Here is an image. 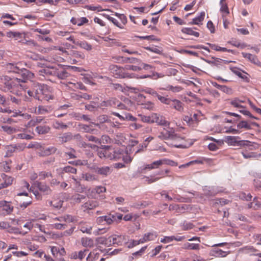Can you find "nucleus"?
Returning <instances> with one entry per match:
<instances>
[{
    "mask_svg": "<svg viewBox=\"0 0 261 261\" xmlns=\"http://www.w3.org/2000/svg\"><path fill=\"white\" fill-rule=\"evenodd\" d=\"M62 173H76V169L72 167L67 166L64 167L62 169Z\"/></svg>",
    "mask_w": 261,
    "mask_h": 261,
    "instance_id": "obj_59",
    "label": "nucleus"
},
{
    "mask_svg": "<svg viewBox=\"0 0 261 261\" xmlns=\"http://www.w3.org/2000/svg\"><path fill=\"white\" fill-rule=\"evenodd\" d=\"M51 227L53 228L57 229H64L66 228L67 225L64 222H58L54 223L51 224Z\"/></svg>",
    "mask_w": 261,
    "mask_h": 261,
    "instance_id": "obj_54",
    "label": "nucleus"
},
{
    "mask_svg": "<svg viewBox=\"0 0 261 261\" xmlns=\"http://www.w3.org/2000/svg\"><path fill=\"white\" fill-rule=\"evenodd\" d=\"M223 20V26L225 29L228 28L230 24V12H220Z\"/></svg>",
    "mask_w": 261,
    "mask_h": 261,
    "instance_id": "obj_25",
    "label": "nucleus"
},
{
    "mask_svg": "<svg viewBox=\"0 0 261 261\" xmlns=\"http://www.w3.org/2000/svg\"><path fill=\"white\" fill-rule=\"evenodd\" d=\"M181 32L190 35H192L195 37H198L199 36V33L197 32L194 31L192 29L189 28H183Z\"/></svg>",
    "mask_w": 261,
    "mask_h": 261,
    "instance_id": "obj_45",
    "label": "nucleus"
},
{
    "mask_svg": "<svg viewBox=\"0 0 261 261\" xmlns=\"http://www.w3.org/2000/svg\"><path fill=\"white\" fill-rule=\"evenodd\" d=\"M99 203L96 200H89L84 204L83 207L86 210H92L97 207Z\"/></svg>",
    "mask_w": 261,
    "mask_h": 261,
    "instance_id": "obj_32",
    "label": "nucleus"
},
{
    "mask_svg": "<svg viewBox=\"0 0 261 261\" xmlns=\"http://www.w3.org/2000/svg\"><path fill=\"white\" fill-rule=\"evenodd\" d=\"M243 57L249 59L251 62L255 64H258L259 62L256 57L249 53H242Z\"/></svg>",
    "mask_w": 261,
    "mask_h": 261,
    "instance_id": "obj_41",
    "label": "nucleus"
},
{
    "mask_svg": "<svg viewBox=\"0 0 261 261\" xmlns=\"http://www.w3.org/2000/svg\"><path fill=\"white\" fill-rule=\"evenodd\" d=\"M50 110V107L39 106L38 109V113L40 114H43L48 113Z\"/></svg>",
    "mask_w": 261,
    "mask_h": 261,
    "instance_id": "obj_62",
    "label": "nucleus"
},
{
    "mask_svg": "<svg viewBox=\"0 0 261 261\" xmlns=\"http://www.w3.org/2000/svg\"><path fill=\"white\" fill-rule=\"evenodd\" d=\"M158 137L163 140H171L177 138V135L174 133L173 128H169V129H164L163 131L160 133Z\"/></svg>",
    "mask_w": 261,
    "mask_h": 261,
    "instance_id": "obj_10",
    "label": "nucleus"
},
{
    "mask_svg": "<svg viewBox=\"0 0 261 261\" xmlns=\"http://www.w3.org/2000/svg\"><path fill=\"white\" fill-rule=\"evenodd\" d=\"M34 185L41 192L48 194L50 191L49 187L43 183L36 181L34 183Z\"/></svg>",
    "mask_w": 261,
    "mask_h": 261,
    "instance_id": "obj_29",
    "label": "nucleus"
},
{
    "mask_svg": "<svg viewBox=\"0 0 261 261\" xmlns=\"http://www.w3.org/2000/svg\"><path fill=\"white\" fill-rule=\"evenodd\" d=\"M237 127L239 128H245L247 129H249L251 128L250 124L247 121H242L240 122L238 124Z\"/></svg>",
    "mask_w": 261,
    "mask_h": 261,
    "instance_id": "obj_64",
    "label": "nucleus"
},
{
    "mask_svg": "<svg viewBox=\"0 0 261 261\" xmlns=\"http://www.w3.org/2000/svg\"><path fill=\"white\" fill-rule=\"evenodd\" d=\"M1 129L6 132L7 133L9 134H11L13 133H14L16 132V129L12 127L11 126H9L8 125H3L1 126Z\"/></svg>",
    "mask_w": 261,
    "mask_h": 261,
    "instance_id": "obj_57",
    "label": "nucleus"
},
{
    "mask_svg": "<svg viewBox=\"0 0 261 261\" xmlns=\"http://www.w3.org/2000/svg\"><path fill=\"white\" fill-rule=\"evenodd\" d=\"M85 137L86 138V140L89 141L94 142L98 143V144L101 143V141L99 139L97 138L96 137H95L92 135H86Z\"/></svg>",
    "mask_w": 261,
    "mask_h": 261,
    "instance_id": "obj_61",
    "label": "nucleus"
},
{
    "mask_svg": "<svg viewBox=\"0 0 261 261\" xmlns=\"http://www.w3.org/2000/svg\"><path fill=\"white\" fill-rule=\"evenodd\" d=\"M230 105L237 108H242L243 107V104L244 103V101L239 100V99L235 98L231 100L230 102Z\"/></svg>",
    "mask_w": 261,
    "mask_h": 261,
    "instance_id": "obj_49",
    "label": "nucleus"
},
{
    "mask_svg": "<svg viewBox=\"0 0 261 261\" xmlns=\"http://www.w3.org/2000/svg\"><path fill=\"white\" fill-rule=\"evenodd\" d=\"M162 89L166 91H171L173 93H177L181 91L182 88L179 86H173L172 85H168L166 88H162Z\"/></svg>",
    "mask_w": 261,
    "mask_h": 261,
    "instance_id": "obj_42",
    "label": "nucleus"
},
{
    "mask_svg": "<svg viewBox=\"0 0 261 261\" xmlns=\"http://www.w3.org/2000/svg\"><path fill=\"white\" fill-rule=\"evenodd\" d=\"M52 71H49L48 68L47 69H43L40 71V72L42 73H44L45 74H52L53 72L54 74L57 75L58 78L60 79H65L68 76H69V74L65 70H62L61 71H56L54 69V68H51Z\"/></svg>",
    "mask_w": 261,
    "mask_h": 261,
    "instance_id": "obj_11",
    "label": "nucleus"
},
{
    "mask_svg": "<svg viewBox=\"0 0 261 261\" xmlns=\"http://www.w3.org/2000/svg\"><path fill=\"white\" fill-rule=\"evenodd\" d=\"M38 153L40 156H48L51 154L55 153L56 151V148L54 146H51L49 147H43L40 145L38 148Z\"/></svg>",
    "mask_w": 261,
    "mask_h": 261,
    "instance_id": "obj_14",
    "label": "nucleus"
},
{
    "mask_svg": "<svg viewBox=\"0 0 261 261\" xmlns=\"http://www.w3.org/2000/svg\"><path fill=\"white\" fill-rule=\"evenodd\" d=\"M87 251L88 250L86 249H85L83 251L81 250L78 252L77 254L76 253L75 255H74L73 257L74 258H79L80 259L82 260L85 257Z\"/></svg>",
    "mask_w": 261,
    "mask_h": 261,
    "instance_id": "obj_63",
    "label": "nucleus"
},
{
    "mask_svg": "<svg viewBox=\"0 0 261 261\" xmlns=\"http://www.w3.org/2000/svg\"><path fill=\"white\" fill-rule=\"evenodd\" d=\"M213 252L215 253L214 255L217 257H224L226 256L229 253V251L226 252L221 249L213 250Z\"/></svg>",
    "mask_w": 261,
    "mask_h": 261,
    "instance_id": "obj_53",
    "label": "nucleus"
},
{
    "mask_svg": "<svg viewBox=\"0 0 261 261\" xmlns=\"http://www.w3.org/2000/svg\"><path fill=\"white\" fill-rule=\"evenodd\" d=\"M110 244L122 245L126 241L125 237L123 235L113 234L108 238Z\"/></svg>",
    "mask_w": 261,
    "mask_h": 261,
    "instance_id": "obj_13",
    "label": "nucleus"
},
{
    "mask_svg": "<svg viewBox=\"0 0 261 261\" xmlns=\"http://www.w3.org/2000/svg\"><path fill=\"white\" fill-rule=\"evenodd\" d=\"M92 225L88 222H81L79 225V229L83 232L91 234L92 229Z\"/></svg>",
    "mask_w": 261,
    "mask_h": 261,
    "instance_id": "obj_24",
    "label": "nucleus"
},
{
    "mask_svg": "<svg viewBox=\"0 0 261 261\" xmlns=\"http://www.w3.org/2000/svg\"><path fill=\"white\" fill-rule=\"evenodd\" d=\"M182 248L187 250H199L200 245L199 244L186 243L182 246Z\"/></svg>",
    "mask_w": 261,
    "mask_h": 261,
    "instance_id": "obj_38",
    "label": "nucleus"
},
{
    "mask_svg": "<svg viewBox=\"0 0 261 261\" xmlns=\"http://www.w3.org/2000/svg\"><path fill=\"white\" fill-rule=\"evenodd\" d=\"M102 15L105 17L106 18H107L109 21H111L114 24H115L116 26L118 27V28L120 29H123L124 27L123 25H121L118 21L115 18L109 16L108 14H103Z\"/></svg>",
    "mask_w": 261,
    "mask_h": 261,
    "instance_id": "obj_47",
    "label": "nucleus"
},
{
    "mask_svg": "<svg viewBox=\"0 0 261 261\" xmlns=\"http://www.w3.org/2000/svg\"><path fill=\"white\" fill-rule=\"evenodd\" d=\"M123 150L119 148H113L110 146H102L97 149V155L101 158L117 160L123 156Z\"/></svg>",
    "mask_w": 261,
    "mask_h": 261,
    "instance_id": "obj_2",
    "label": "nucleus"
},
{
    "mask_svg": "<svg viewBox=\"0 0 261 261\" xmlns=\"http://www.w3.org/2000/svg\"><path fill=\"white\" fill-rule=\"evenodd\" d=\"M53 126L54 128L58 129H65L67 128V125L66 124L57 120L53 122Z\"/></svg>",
    "mask_w": 261,
    "mask_h": 261,
    "instance_id": "obj_51",
    "label": "nucleus"
},
{
    "mask_svg": "<svg viewBox=\"0 0 261 261\" xmlns=\"http://www.w3.org/2000/svg\"><path fill=\"white\" fill-rule=\"evenodd\" d=\"M211 161V159L206 158L204 157H199L197 158L196 160L191 161L190 162V165L198 164H203L204 163H209Z\"/></svg>",
    "mask_w": 261,
    "mask_h": 261,
    "instance_id": "obj_37",
    "label": "nucleus"
},
{
    "mask_svg": "<svg viewBox=\"0 0 261 261\" xmlns=\"http://www.w3.org/2000/svg\"><path fill=\"white\" fill-rule=\"evenodd\" d=\"M200 117L199 114H194L192 117L185 116L184 120L187 122L189 126L195 127L197 125Z\"/></svg>",
    "mask_w": 261,
    "mask_h": 261,
    "instance_id": "obj_18",
    "label": "nucleus"
},
{
    "mask_svg": "<svg viewBox=\"0 0 261 261\" xmlns=\"http://www.w3.org/2000/svg\"><path fill=\"white\" fill-rule=\"evenodd\" d=\"M51 251L54 257H58V256H61V254H66V251L64 248L59 250L57 247H52L51 248Z\"/></svg>",
    "mask_w": 261,
    "mask_h": 261,
    "instance_id": "obj_36",
    "label": "nucleus"
},
{
    "mask_svg": "<svg viewBox=\"0 0 261 261\" xmlns=\"http://www.w3.org/2000/svg\"><path fill=\"white\" fill-rule=\"evenodd\" d=\"M99 253L94 250L90 252L86 258L87 261H94L97 259L99 257Z\"/></svg>",
    "mask_w": 261,
    "mask_h": 261,
    "instance_id": "obj_40",
    "label": "nucleus"
},
{
    "mask_svg": "<svg viewBox=\"0 0 261 261\" xmlns=\"http://www.w3.org/2000/svg\"><path fill=\"white\" fill-rule=\"evenodd\" d=\"M97 120L100 123L107 122L110 123V125L112 127L116 126V125L113 122H112L110 119H109L108 116L106 115H100L98 117Z\"/></svg>",
    "mask_w": 261,
    "mask_h": 261,
    "instance_id": "obj_34",
    "label": "nucleus"
},
{
    "mask_svg": "<svg viewBox=\"0 0 261 261\" xmlns=\"http://www.w3.org/2000/svg\"><path fill=\"white\" fill-rule=\"evenodd\" d=\"M204 17L205 12H201L198 16L193 19L192 23L194 24H199L201 21L203 20Z\"/></svg>",
    "mask_w": 261,
    "mask_h": 261,
    "instance_id": "obj_46",
    "label": "nucleus"
},
{
    "mask_svg": "<svg viewBox=\"0 0 261 261\" xmlns=\"http://www.w3.org/2000/svg\"><path fill=\"white\" fill-rule=\"evenodd\" d=\"M21 185L26 189L32 192L34 194L35 198L37 199H40L41 198V195L39 192V190H38V189H37V187H35V185L34 184L30 188H30L29 184L25 180H22L21 181Z\"/></svg>",
    "mask_w": 261,
    "mask_h": 261,
    "instance_id": "obj_16",
    "label": "nucleus"
},
{
    "mask_svg": "<svg viewBox=\"0 0 261 261\" xmlns=\"http://www.w3.org/2000/svg\"><path fill=\"white\" fill-rule=\"evenodd\" d=\"M31 221H33L32 229L34 228H38L40 231L44 232V227L39 223V221L36 218L31 219Z\"/></svg>",
    "mask_w": 261,
    "mask_h": 261,
    "instance_id": "obj_48",
    "label": "nucleus"
},
{
    "mask_svg": "<svg viewBox=\"0 0 261 261\" xmlns=\"http://www.w3.org/2000/svg\"><path fill=\"white\" fill-rule=\"evenodd\" d=\"M84 8L88 10L93 11H97L98 12H101L104 11L100 5H97L96 6L94 5H86L84 7ZM106 11H109V9H106Z\"/></svg>",
    "mask_w": 261,
    "mask_h": 261,
    "instance_id": "obj_39",
    "label": "nucleus"
},
{
    "mask_svg": "<svg viewBox=\"0 0 261 261\" xmlns=\"http://www.w3.org/2000/svg\"><path fill=\"white\" fill-rule=\"evenodd\" d=\"M1 177L4 182L1 184L0 186V189L2 188H7L12 184L14 180L13 177L8 176L5 174H2Z\"/></svg>",
    "mask_w": 261,
    "mask_h": 261,
    "instance_id": "obj_26",
    "label": "nucleus"
},
{
    "mask_svg": "<svg viewBox=\"0 0 261 261\" xmlns=\"http://www.w3.org/2000/svg\"><path fill=\"white\" fill-rule=\"evenodd\" d=\"M96 172L99 174L107 176L112 172V170L110 167L108 166H104L100 168H98Z\"/></svg>",
    "mask_w": 261,
    "mask_h": 261,
    "instance_id": "obj_33",
    "label": "nucleus"
},
{
    "mask_svg": "<svg viewBox=\"0 0 261 261\" xmlns=\"http://www.w3.org/2000/svg\"><path fill=\"white\" fill-rule=\"evenodd\" d=\"M70 21L72 24L74 25H77V26L81 27L85 24L88 23L89 20L85 17H80L78 18L73 17L71 18Z\"/></svg>",
    "mask_w": 261,
    "mask_h": 261,
    "instance_id": "obj_27",
    "label": "nucleus"
},
{
    "mask_svg": "<svg viewBox=\"0 0 261 261\" xmlns=\"http://www.w3.org/2000/svg\"><path fill=\"white\" fill-rule=\"evenodd\" d=\"M50 205L56 208H60L62 206L63 201L60 199H54L49 202Z\"/></svg>",
    "mask_w": 261,
    "mask_h": 261,
    "instance_id": "obj_55",
    "label": "nucleus"
},
{
    "mask_svg": "<svg viewBox=\"0 0 261 261\" xmlns=\"http://www.w3.org/2000/svg\"><path fill=\"white\" fill-rule=\"evenodd\" d=\"M41 97L42 98L40 99V100H44L48 101L50 99H53L54 98V96L49 93L46 88L44 89L42 94V96Z\"/></svg>",
    "mask_w": 261,
    "mask_h": 261,
    "instance_id": "obj_50",
    "label": "nucleus"
},
{
    "mask_svg": "<svg viewBox=\"0 0 261 261\" xmlns=\"http://www.w3.org/2000/svg\"><path fill=\"white\" fill-rule=\"evenodd\" d=\"M82 178L88 181H92L97 180V177L95 175L90 173L83 174Z\"/></svg>",
    "mask_w": 261,
    "mask_h": 261,
    "instance_id": "obj_44",
    "label": "nucleus"
},
{
    "mask_svg": "<svg viewBox=\"0 0 261 261\" xmlns=\"http://www.w3.org/2000/svg\"><path fill=\"white\" fill-rule=\"evenodd\" d=\"M240 138L236 136H226L224 137V141L230 146H236L241 144V141L239 140Z\"/></svg>",
    "mask_w": 261,
    "mask_h": 261,
    "instance_id": "obj_23",
    "label": "nucleus"
},
{
    "mask_svg": "<svg viewBox=\"0 0 261 261\" xmlns=\"http://www.w3.org/2000/svg\"><path fill=\"white\" fill-rule=\"evenodd\" d=\"M50 218V222H54L55 221H59L61 222L70 223L74 221V218L70 215H65L64 216L56 217V216H48Z\"/></svg>",
    "mask_w": 261,
    "mask_h": 261,
    "instance_id": "obj_12",
    "label": "nucleus"
},
{
    "mask_svg": "<svg viewBox=\"0 0 261 261\" xmlns=\"http://www.w3.org/2000/svg\"><path fill=\"white\" fill-rule=\"evenodd\" d=\"M165 175H163V171L158 172L155 175H151L150 176H146L144 177L145 181L148 184H150L154 182L157 181L162 177H165Z\"/></svg>",
    "mask_w": 261,
    "mask_h": 261,
    "instance_id": "obj_19",
    "label": "nucleus"
},
{
    "mask_svg": "<svg viewBox=\"0 0 261 261\" xmlns=\"http://www.w3.org/2000/svg\"><path fill=\"white\" fill-rule=\"evenodd\" d=\"M76 151L72 148H70L68 151L65 152V155L68 159H75L76 158L75 155Z\"/></svg>",
    "mask_w": 261,
    "mask_h": 261,
    "instance_id": "obj_58",
    "label": "nucleus"
},
{
    "mask_svg": "<svg viewBox=\"0 0 261 261\" xmlns=\"http://www.w3.org/2000/svg\"><path fill=\"white\" fill-rule=\"evenodd\" d=\"M178 138L171 139L172 143L171 145L176 148H186L191 146L193 143L186 140L184 138L177 136Z\"/></svg>",
    "mask_w": 261,
    "mask_h": 261,
    "instance_id": "obj_9",
    "label": "nucleus"
},
{
    "mask_svg": "<svg viewBox=\"0 0 261 261\" xmlns=\"http://www.w3.org/2000/svg\"><path fill=\"white\" fill-rule=\"evenodd\" d=\"M20 71L22 73V79L16 77L8 81L3 87L4 91L10 92L18 96L25 95L26 91L21 83H25L27 80L32 79L34 74L25 69L21 70Z\"/></svg>",
    "mask_w": 261,
    "mask_h": 261,
    "instance_id": "obj_1",
    "label": "nucleus"
},
{
    "mask_svg": "<svg viewBox=\"0 0 261 261\" xmlns=\"http://www.w3.org/2000/svg\"><path fill=\"white\" fill-rule=\"evenodd\" d=\"M85 198V196L79 194H75L72 196L71 199L74 202L80 203Z\"/></svg>",
    "mask_w": 261,
    "mask_h": 261,
    "instance_id": "obj_56",
    "label": "nucleus"
},
{
    "mask_svg": "<svg viewBox=\"0 0 261 261\" xmlns=\"http://www.w3.org/2000/svg\"><path fill=\"white\" fill-rule=\"evenodd\" d=\"M152 118H153V122H155L159 125L167 126L170 124L168 121L166 120L164 117L160 116L157 114H153Z\"/></svg>",
    "mask_w": 261,
    "mask_h": 261,
    "instance_id": "obj_20",
    "label": "nucleus"
},
{
    "mask_svg": "<svg viewBox=\"0 0 261 261\" xmlns=\"http://www.w3.org/2000/svg\"><path fill=\"white\" fill-rule=\"evenodd\" d=\"M66 86L68 89L73 91H76L78 89L86 90V88L83 84L81 82H76L73 81V82H68L65 84Z\"/></svg>",
    "mask_w": 261,
    "mask_h": 261,
    "instance_id": "obj_15",
    "label": "nucleus"
},
{
    "mask_svg": "<svg viewBox=\"0 0 261 261\" xmlns=\"http://www.w3.org/2000/svg\"><path fill=\"white\" fill-rule=\"evenodd\" d=\"M81 244L85 247L92 248L94 246V240L90 238L83 237L81 239Z\"/></svg>",
    "mask_w": 261,
    "mask_h": 261,
    "instance_id": "obj_30",
    "label": "nucleus"
},
{
    "mask_svg": "<svg viewBox=\"0 0 261 261\" xmlns=\"http://www.w3.org/2000/svg\"><path fill=\"white\" fill-rule=\"evenodd\" d=\"M71 56L68 59V62L72 64H81L85 58L84 53L77 50H73Z\"/></svg>",
    "mask_w": 261,
    "mask_h": 261,
    "instance_id": "obj_8",
    "label": "nucleus"
},
{
    "mask_svg": "<svg viewBox=\"0 0 261 261\" xmlns=\"http://www.w3.org/2000/svg\"><path fill=\"white\" fill-rule=\"evenodd\" d=\"M107 106H111L114 108H117L120 110H123L126 108V105L122 103L116 98H111L107 101Z\"/></svg>",
    "mask_w": 261,
    "mask_h": 261,
    "instance_id": "obj_17",
    "label": "nucleus"
},
{
    "mask_svg": "<svg viewBox=\"0 0 261 261\" xmlns=\"http://www.w3.org/2000/svg\"><path fill=\"white\" fill-rule=\"evenodd\" d=\"M44 89L45 88L42 85L38 83H34L32 89L28 90L27 93L30 97H33L40 100L42 98Z\"/></svg>",
    "mask_w": 261,
    "mask_h": 261,
    "instance_id": "obj_6",
    "label": "nucleus"
},
{
    "mask_svg": "<svg viewBox=\"0 0 261 261\" xmlns=\"http://www.w3.org/2000/svg\"><path fill=\"white\" fill-rule=\"evenodd\" d=\"M105 187L98 186L93 188H90L87 191V195L89 198L93 199H99L101 200L106 198L105 195L103 194L106 192Z\"/></svg>",
    "mask_w": 261,
    "mask_h": 261,
    "instance_id": "obj_3",
    "label": "nucleus"
},
{
    "mask_svg": "<svg viewBox=\"0 0 261 261\" xmlns=\"http://www.w3.org/2000/svg\"><path fill=\"white\" fill-rule=\"evenodd\" d=\"M109 69L113 76L116 78H132L135 77L134 76H131L130 74L127 73L124 68L119 67L116 65H110Z\"/></svg>",
    "mask_w": 261,
    "mask_h": 261,
    "instance_id": "obj_5",
    "label": "nucleus"
},
{
    "mask_svg": "<svg viewBox=\"0 0 261 261\" xmlns=\"http://www.w3.org/2000/svg\"><path fill=\"white\" fill-rule=\"evenodd\" d=\"M14 206L11 201H0V215L6 216L10 215L13 211Z\"/></svg>",
    "mask_w": 261,
    "mask_h": 261,
    "instance_id": "obj_7",
    "label": "nucleus"
},
{
    "mask_svg": "<svg viewBox=\"0 0 261 261\" xmlns=\"http://www.w3.org/2000/svg\"><path fill=\"white\" fill-rule=\"evenodd\" d=\"M76 45L87 51H90L92 49V46L86 41H77Z\"/></svg>",
    "mask_w": 261,
    "mask_h": 261,
    "instance_id": "obj_35",
    "label": "nucleus"
},
{
    "mask_svg": "<svg viewBox=\"0 0 261 261\" xmlns=\"http://www.w3.org/2000/svg\"><path fill=\"white\" fill-rule=\"evenodd\" d=\"M50 130V127L46 125H40L36 128V132L39 134H45L47 133Z\"/></svg>",
    "mask_w": 261,
    "mask_h": 261,
    "instance_id": "obj_43",
    "label": "nucleus"
},
{
    "mask_svg": "<svg viewBox=\"0 0 261 261\" xmlns=\"http://www.w3.org/2000/svg\"><path fill=\"white\" fill-rule=\"evenodd\" d=\"M163 164V160L162 159L159 160L158 161H155L153 162L152 163L149 164L145 165L142 168V171L146 170H152L159 168L160 166H162Z\"/></svg>",
    "mask_w": 261,
    "mask_h": 261,
    "instance_id": "obj_21",
    "label": "nucleus"
},
{
    "mask_svg": "<svg viewBox=\"0 0 261 261\" xmlns=\"http://www.w3.org/2000/svg\"><path fill=\"white\" fill-rule=\"evenodd\" d=\"M162 195H163V196L164 195L165 198H167L169 201H171L173 199H174L178 202H186V200H185L186 199L185 198L180 197L178 195H174V194H173V198H172L171 196H170L168 195V194L165 193V191H163L162 193Z\"/></svg>",
    "mask_w": 261,
    "mask_h": 261,
    "instance_id": "obj_31",
    "label": "nucleus"
},
{
    "mask_svg": "<svg viewBox=\"0 0 261 261\" xmlns=\"http://www.w3.org/2000/svg\"><path fill=\"white\" fill-rule=\"evenodd\" d=\"M156 97L162 103L166 105H170V102L171 101V99L169 98L168 96H164L158 94Z\"/></svg>",
    "mask_w": 261,
    "mask_h": 261,
    "instance_id": "obj_52",
    "label": "nucleus"
},
{
    "mask_svg": "<svg viewBox=\"0 0 261 261\" xmlns=\"http://www.w3.org/2000/svg\"><path fill=\"white\" fill-rule=\"evenodd\" d=\"M60 138L62 142H66L72 139V136L71 133H68L63 134Z\"/></svg>",
    "mask_w": 261,
    "mask_h": 261,
    "instance_id": "obj_60",
    "label": "nucleus"
},
{
    "mask_svg": "<svg viewBox=\"0 0 261 261\" xmlns=\"http://www.w3.org/2000/svg\"><path fill=\"white\" fill-rule=\"evenodd\" d=\"M158 236L155 232H147L144 234L143 237L140 239V242L143 243L154 240Z\"/></svg>",
    "mask_w": 261,
    "mask_h": 261,
    "instance_id": "obj_28",
    "label": "nucleus"
},
{
    "mask_svg": "<svg viewBox=\"0 0 261 261\" xmlns=\"http://www.w3.org/2000/svg\"><path fill=\"white\" fill-rule=\"evenodd\" d=\"M169 106L179 112H182L184 109L182 102L176 99H171V101L170 102Z\"/></svg>",
    "mask_w": 261,
    "mask_h": 261,
    "instance_id": "obj_22",
    "label": "nucleus"
},
{
    "mask_svg": "<svg viewBox=\"0 0 261 261\" xmlns=\"http://www.w3.org/2000/svg\"><path fill=\"white\" fill-rule=\"evenodd\" d=\"M7 36L10 38H13L15 40L22 43L27 44L35 45V42L33 40H27L26 39V34L25 33H19L17 32L9 31L7 32Z\"/></svg>",
    "mask_w": 261,
    "mask_h": 261,
    "instance_id": "obj_4",
    "label": "nucleus"
}]
</instances>
